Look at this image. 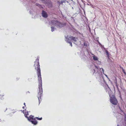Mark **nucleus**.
<instances>
[{
	"mask_svg": "<svg viewBox=\"0 0 126 126\" xmlns=\"http://www.w3.org/2000/svg\"><path fill=\"white\" fill-rule=\"evenodd\" d=\"M92 57L93 58V60L94 61H98V58L97 56H96L93 54H92Z\"/></svg>",
	"mask_w": 126,
	"mask_h": 126,
	"instance_id": "nucleus-8",
	"label": "nucleus"
},
{
	"mask_svg": "<svg viewBox=\"0 0 126 126\" xmlns=\"http://www.w3.org/2000/svg\"><path fill=\"white\" fill-rule=\"evenodd\" d=\"M124 113L125 116V117H126V114L125 113Z\"/></svg>",
	"mask_w": 126,
	"mask_h": 126,
	"instance_id": "nucleus-16",
	"label": "nucleus"
},
{
	"mask_svg": "<svg viewBox=\"0 0 126 126\" xmlns=\"http://www.w3.org/2000/svg\"><path fill=\"white\" fill-rule=\"evenodd\" d=\"M64 1H63V0L61 1H60L61 3L62 4L63 2H65V1H66V0H64Z\"/></svg>",
	"mask_w": 126,
	"mask_h": 126,
	"instance_id": "nucleus-11",
	"label": "nucleus"
},
{
	"mask_svg": "<svg viewBox=\"0 0 126 126\" xmlns=\"http://www.w3.org/2000/svg\"><path fill=\"white\" fill-rule=\"evenodd\" d=\"M3 96V95H0V98L1 99L2 98H2Z\"/></svg>",
	"mask_w": 126,
	"mask_h": 126,
	"instance_id": "nucleus-13",
	"label": "nucleus"
},
{
	"mask_svg": "<svg viewBox=\"0 0 126 126\" xmlns=\"http://www.w3.org/2000/svg\"><path fill=\"white\" fill-rule=\"evenodd\" d=\"M105 89L106 92H108L109 94L110 97V102L114 105H116L118 103V101L117 99L114 95H112L111 96V94L112 93V91L107 84H105Z\"/></svg>",
	"mask_w": 126,
	"mask_h": 126,
	"instance_id": "nucleus-3",
	"label": "nucleus"
},
{
	"mask_svg": "<svg viewBox=\"0 0 126 126\" xmlns=\"http://www.w3.org/2000/svg\"><path fill=\"white\" fill-rule=\"evenodd\" d=\"M113 82L115 83L117 87H118L117 82L116 78H114V79L113 80Z\"/></svg>",
	"mask_w": 126,
	"mask_h": 126,
	"instance_id": "nucleus-9",
	"label": "nucleus"
},
{
	"mask_svg": "<svg viewBox=\"0 0 126 126\" xmlns=\"http://www.w3.org/2000/svg\"><path fill=\"white\" fill-rule=\"evenodd\" d=\"M58 3L59 4H61V2H60L58 1Z\"/></svg>",
	"mask_w": 126,
	"mask_h": 126,
	"instance_id": "nucleus-15",
	"label": "nucleus"
},
{
	"mask_svg": "<svg viewBox=\"0 0 126 126\" xmlns=\"http://www.w3.org/2000/svg\"><path fill=\"white\" fill-rule=\"evenodd\" d=\"M92 72L93 73H95V76L97 78L99 79V81L101 80L105 82L102 76V73H103V69L102 68H99L98 67L94 66V69L92 70Z\"/></svg>",
	"mask_w": 126,
	"mask_h": 126,
	"instance_id": "nucleus-2",
	"label": "nucleus"
},
{
	"mask_svg": "<svg viewBox=\"0 0 126 126\" xmlns=\"http://www.w3.org/2000/svg\"><path fill=\"white\" fill-rule=\"evenodd\" d=\"M22 108H23V109H24V107H22Z\"/></svg>",
	"mask_w": 126,
	"mask_h": 126,
	"instance_id": "nucleus-18",
	"label": "nucleus"
},
{
	"mask_svg": "<svg viewBox=\"0 0 126 126\" xmlns=\"http://www.w3.org/2000/svg\"><path fill=\"white\" fill-rule=\"evenodd\" d=\"M103 73V74L105 75V76H106V77H107V78L110 81V80L108 78V76H107V75H106V74H104V73Z\"/></svg>",
	"mask_w": 126,
	"mask_h": 126,
	"instance_id": "nucleus-14",
	"label": "nucleus"
},
{
	"mask_svg": "<svg viewBox=\"0 0 126 126\" xmlns=\"http://www.w3.org/2000/svg\"><path fill=\"white\" fill-rule=\"evenodd\" d=\"M105 52L107 54V55L108 56L109 55V54L107 50H106L105 51Z\"/></svg>",
	"mask_w": 126,
	"mask_h": 126,
	"instance_id": "nucleus-12",
	"label": "nucleus"
},
{
	"mask_svg": "<svg viewBox=\"0 0 126 126\" xmlns=\"http://www.w3.org/2000/svg\"><path fill=\"white\" fill-rule=\"evenodd\" d=\"M23 112L25 116L28 119V121L31 122L32 124L34 125H35L37 124V121L34 118L33 116L31 115L29 117H28L27 116V115H28L29 114L28 112L26 111V110H23Z\"/></svg>",
	"mask_w": 126,
	"mask_h": 126,
	"instance_id": "nucleus-5",
	"label": "nucleus"
},
{
	"mask_svg": "<svg viewBox=\"0 0 126 126\" xmlns=\"http://www.w3.org/2000/svg\"><path fill=\"white\" fill-rule=\"evenodd\" d=\"M42 15L43 17L45 18H46L47 16V15L46 13L43 11H42Z\"/></svg>",
	"mask_w": 126,
	"mask_h": 126,
	"instance_id": "nucleus-7",
	"label": "nucleus"
},
{
	"mask_svg": "<svg viewBox=\"0 0 126 126\" xmlns=\"http://www.w3.org/2000/svg\"><path fill=\"white\" fill-rule=\"evenodd\" d=\"M84 45H85V44L84 43Z\"/></svg>",
	"mask_w": 126,
	"mask_h": 126,
	"instance_id": "nucleus-22",
	"label": "nucleus"
},
{
	"mask_svg": "<svg viewBox=\"0 0 126 126\" xmlns=\"http://www.w3.org/2000/svg\"><path fill=\"white\" fill-rule=\"evenodd\" d=\"M117 126H119V125H117Z\"/></svg>",
	"mask_w": 126,
	"mask_h": 126,
	"instance_id": "nucleus-21",
	"label": "nucleus"
},
{
	"mask_svg": "<svg viewBox=\"0 0 126 126\" xmlns=\"http://www.w3.org/2000/svg\"><path fill=\"white\" fill-rule=\"evenodd\" d=\"M65 41L67 43H69L71 47H72V43L70 42V41H72L74 42V43L77 41L78 38H77L71 36L69 35H67L66 36H65Z\"/></svg>",
	"mask_w": 126,
	"mask_h": 126,
	"instance_id": "nucleus-6",
	"label": "nucleus"
},
{
	"mask_svg": "<svg viewBox=\"0 0 126 126\" xmlns=\"http://www.w3.org/2000/svg\"><path fill=\"white\" fill-rule=\"evenodd\" d=\"M24 104L25 105V106H26L25 103H24Z\"/></svg>",
	"mask_w": 126,
	"mask_h": 126,
	"instance_id": "nucleus-17",
	"label": "nucleus"
},
{
	"mask_svg": "<svg viewBox=\"0 0 126 126\" xmlns=\"http://www.w3.org/2000/svg\"><path fill=\"white\" fill-rule=\"evenodd\" d=\"M49 24L51 26V31H53L55 28H54L53 26H56L58 28H61L63 26V24H62L59 22L57 21L52 20L51 22H49Z\"/></svg>",
	"mask_w": 126,
	"mask_h": 126,
	"instance_id": "nucleus-4",
	"label": "nucleus"
},
{
	"mask_svg": "<svg viewBox=\"0 0 126 126\" xmlns=\"http://www.w3.org/2000/svg\"><path fill=\"white\" fill-rule=\"evenodd\" d=\"M124 73H125V72H124Z\"/></svg>",
	"mask_w": 126,
	"mask_h": 126,
	"instance_id": "nucleus-20",
	"label": "nucleus"
},
{
	"mask_svg": "<svg viewBox=\"0 0 126 126\" xmlns=\"http://www.w3.org/2000/svg\"><path fill=\"white\" fill-rule=\"evenodd\" d=\"M39 57H37L36 60L35 62L34 66L35 67V69L37 70V72L38 78L39 81V92L38 95H37V97L39 101V103L41 101V97L42 96L43 93V89L42 88V82L41 75L40 72V70L39 67Z\"/></svg>",
	"mask_w": 126,
	"mask_h": 126,
	"instance_id": "nucleus-1",
	"label": "nucleus"
},
{
	"mask_svg": "<svg viewBox=\"0 0 126 126\" xmlns=\"http://www.w3.org/2000/svg\"><path fill=\"white\" fill-rule=\"evenodd\" d=\"M119 108H120V110L122 111V110H121V109H120V107H119Z\"/></svg>",
	"mask_w": 126,
	"mask_h": 126,
	"instance_id": "nucleus-19",
	"label": "nucleus"
},
{
	"mask_svg": "<svg viewBox=\"0 0 126 126\" xmlns=\"http://www.w3.org/2000/svg\"><path fill=\"white\" fill-rule=\"evenodd\" d=\"M63 1H64V0H63Z\"/></svg>",
	"mask_w": 126,
	"mask_h": 126,
	"instance_id": "nucleus-23",
	"label": "nucleus"
},
{
	"mask_svg": "<svg viewBox=\"0 0 126 126\" xmlns=\"http://www.w3.org/2000/svg\"><path fill=\"white\" fill-rule=\"evenodd\" d=\"M35 118L37 119L38 120H41L42 119V117H41V118H39L37 117H36Z\"/></svg>",
	"mask_w": 126,
	"mask_h": 126,
	"instance_id": "nucleus-10",
	"label": "nucleus"
}]
</instances>
